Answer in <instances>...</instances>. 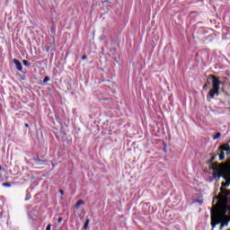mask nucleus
Here are the masks:
<instances>
[{
    "mask_svg": "<svg viewBox=\"0 0 230 230\" xmlns=\"http://www.w3.org/2000/svg\"><path fill=\"white\" fill-rule=\"evenodd\" d=\"M211 220L212 228L217 227L218 224H221V227L226 226L229 224V217L226 215V210H222L220 212H212Z\"/></svg>",
    "mask_w": 230,
    "mask_h": 230,
    "instance_id": "obj_1",
    "label": "nucleus"
},
{
    "mask_svg": "<svg viewBox=\"0 0 230 230\" xmlns=\"http://www.w3.org/2000/svg\"><path fill=\"white\" fill-rule=\"evenodd\" d=\"M214 172L212 173L213 178L217 179V177H218V179H220L221 177H223V179H225V181H229L226 182H223L222 183V187L221 188H228L229 184H230V175L223 173L222 170H224V168L220 167V166H212Z\"/></svg>",
    "mask_w": 230,
    "mask_h": 230,
    "instance_id": "obj_2",
    "label": "nucleus"
},
{
    "mask_svg": "<svg viewBox=\"0 0 230 230\" xmlns=\"http://www.w3.org/2000/svg\"><path fill=\"white\" fill-rule=\"evenodd\" d=\"M220 84H222V82H220L217 76L212 75V89L208 92V97L211 100H213L215 96H219Z\"/></svg>",
    "mask_w": 230,
    "mask_h": 230,
    "instance_id": "obj_3",
    "label": "nucleus"
},
{
    "mask_svg": "<svg viewBox=\"0 0 230 230\" xmlns=\"http://www.w3.org/2000/svg\"><path fill=\"white\" fill-rule=\"evenodd\" d=\"M13 64L15 65L17 70L22 71V64H21V61L13 59Z\"/></svg>",
    "mask_w": 230,
    "mask_h": 230,
    "instance_id": "obj_4",
    "label": "nucleus"
},
{
    "mask_svg": "<svg viewBox=\"0 0 230 230\" xmlns=\"http://www.w3.org/2000/svg\"><path fill=\"white\" fill-rule=\"evenodd\" d=\"M221 150H223V152H230V146L228 144L224 145L221 146Z\"/></svg>",
    "mask_w": 230,
    "mask_h": 230,
    "instance_id": "obj_5",
    "label": "nucleus"
},
{
    "mask_svg": "<svg viewBox=\"0 0 230 230\" xmlns=\"http://www.w3.org/2000/svg\"><path fill=\"white\" fill-rule=\"evenodd\" d=\"M221 193H223V195H225L226 197H229L230 195V190H227L224 188H221Z\"/></svg>",
    "mask_w": 230,
    "mask_h": 230,
    "instance_id": "obj_6",
    "label": "nucleus"
},
{
    "mask_svg": "<svg viewBox=\"0 0 230 230\" xmlns=\"http://www.w3.org/2000/svg\"><path fill=\"white\" fill-rule=\"evenodd\" d=\"M84 202L82 199H79L76 203H75V208L76 209H78V208H80V206H84Z\"/></svg>",
    "mask_w": 230,
    "mask_h": 230,
    "instance_id": "obj_7",
    "label": "nucleus"
},
{
    "mask_svg": "<svg viewBox=\"0 0 230 230\" xmlns=\"http://www.w3.org/2000/svg\"><path fill=\"white\" fill-rule=\"evenodd\" d=\"M90 223H91V220L89 218L86 219L84 226V229H87V227H89Z\"/></svg>",
    "mask_w": 230,
    "mask_h": 230,
    "instance_id": "obj_8",
    "label": "nucleus"
},
{
    "mask_svg": "<svg viewBox=\"0 0 230 230\" xmlns=\"http://www.w3.org/2000/svg\"><path fill=\"white\" fill-rule=\"evenodd\" d=\"M225 157H226V155L224 153H221L219 155V161H224Z\"/></svg>",
    "mask_w": 230,
    "mask_h": 230,
    "instance_id": "obj_9",
    "label": "nucleus"
},
{
    "mask_svg": "<svg viewBox=\"0 0 230 230\" xmlns=\"http://www.w3.org/2000/svg\"><path fill=\"white\" fill-rule=\"evenodd\" d=\"M22 63H23V66H25L26 67L30 66V62H28V60L24 59Z\"/></svg>",
    "mask_w": 230,
    "mask_h": 230,
    "instance_id": "obj_10",
    "label": "nucleus"
},
{
    "mask_svg": "<svg viewBox=\"0 0 230 230\" xmlns=\"http://www.w3.org/2000/svg\"><path fill=\"white\" fill-rule=\"evenodd\" d=\"M220 136H222V134L220 132H217L216 134V136L213 137V139H218V137H220Z\"/></svg>",
    "mask_w": 230,
    "mask_h": 230,
    "instance_id": "obj_11",
    "label": "nucleus"
},
{
    "mask_svg": "<svg viewBox=\"0 0 230 230\" xmlns=\"http://www.w3.org/2000/svg\"><path fill=\"white\" fill-rule=\"evenodd\" d=\"M47 82H49V76H45L43 79V84H46Z\"/></svg>",
    "mask_w": 230,
    "mask_h": 230,
    "instance_id": "obj_12",
    "label": "nucleus"
},
{
    "mask_svg": "<svg viewBox=\"0 0 230 230\" xmlns=\"http://www.w3.org/2000/svg\"><path fill=\"white\" fill-rule=\"evenodd\" d=\"M3 186H4L5 188H10V183H4Z\"/></svg>",
    "mask_w": 230,
    "mask_h": 230,
    "instance_id": "obj_13",
    "label": "nucleus"
},
{
    "mask_svg": "<svg viewBox=\"0 0 230 230\" xmlns=\"http://www.w3.org/2000/svg\"><path fill=\"white\" fill-rule=\"evenodd\" d=\"M62 217H59L58 219V224H62Z\"/></svg>",
    "mask_w": 230,
    "mask_h": 230,
    "instance_id": "obj_14",
    "label": "nucleus"
},
{
    "mask_svg": "<svg viewBox=\"0 0 230 230\" xmlns=\"http://www.w3.org/2000/svg\"><path fill=\"white\" fill-rule=\"evenodd\" d=\"M46 230H51V225H48Z\"/></svg>",
    "mask_w": 230,
    "mask_h": 230,
    "instance_id": "obj_15",
    "label": "nucleus"
},
{
    "mask_svg": "<svg viewBox=\"0 0 230 230\" xmlns=\"http://www.w3.org/2000/svg\"><path fill=\"white\" fill-rule=\"evenodd\" d=\"M87 58V56H85V55H84L83 57H82V59L83 60H85Z\"/></svg>",
    "mask_w": 230,
    "mask_h": 230,
    "instance_id": "obj_16",
    "label": "nucleus"
},
{
    "mask_svg": "<svg viewBox=\"0 0 230 230\" xmlns=\"http://www.w3.org/2000/svg\"><path fill=\"white\" fill-rule=\"evenodd\" d=\"M59 192L61 195H64V190H60Z\"/></svg>",
    "mask_w": 230,
    "mask_h": 230,
    "instance_id": "obj_17",
    "label": "nucleus"
},
{
    "mask_svg": "<svg viewBox=\"0 0 230 230\" xmlns=\"http://www.w3.org/2000/svg\"><path fill=\"white\" fill-rule=\"evenodd\" d=\"M207 88V85L205 84L204 86H203V89H206Z\"/></svg>",
    "mask_w": 230,
    "mask_h": 230,
    "instance_id": "obj_18",
    "label": "nucleus"
},
{
    "mask_svg": "<svg viewBox=\"0 0 230 230\" xmlns=\"http://www.w3.org/2000/svg\"><path fill=\"white\" fill-rule=\"evenodd\" d=\"M25 127H26V128H28V127H30V125H28V124H25Z\"/></svg>",
    "mask_w": 230,
    "mask_h": 230,
    "instance_id": "obj_19",
    "label": "nucleus"
},
{
    "mask_svg": "<svg viewBox=\"0 0 230 230\" xmlns=\"http://www.w3.org/2000/svg\"><path fill=\"white\" fill-rule=\"evenodd\" d=\"M1 170H3V167L0 165V172H1Z\"/></svg>",
    "mask_w": 230,
    "mask_h": 230,
    "instance_id": "obj_20",
    "label": "nucleus"
},
{
    "mask_svg": "<svg viewBox=\"0 0 230 230\" xmlns=\"http://www.w3.org/2000/svg\"><path fill=\"white\" fill-rule=\"evenodd\" d=\"M25 200H30V198H26Z\"/></svg>",
    "mask_w": 230,
    "mask_h": 230,
    "instance_id": "obj_21",
    "label": "nucleus"
},
{
    "mask_svg": "<svg viewBox=\"0 0 230 230\" xmlns=\"http://www.w3.org/2000/svg\"><path fill=\"white\" fill-rule=\"evenodd\" d=\"M199 204H202V201H199Z\"/></svg>",
    "mask_w": 230,
    "mask_h": 230,
    "instance_id": "obj_22",
    "label": "nucleus"
}]
</instances>
